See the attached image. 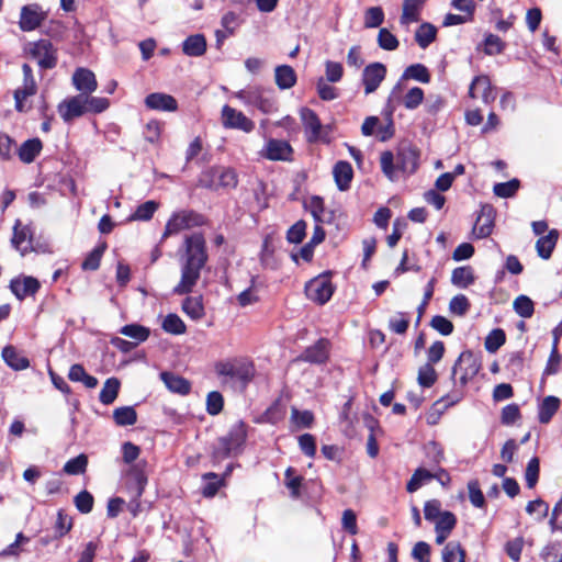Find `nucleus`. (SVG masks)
I'll return each instance as SVG.
<instances>
[{
	"instance_id": "obj_61",
	"label": "nucleus",
	"mask_w": 562,
	"mask_h": 562,
	"mask_svg": "<svg viewBox=\"0 0 562 562\" xmlns=\"http://www.w3.org/2000/svg\"><path fill=\"white\" fill-rule=\"evenodd\" d=\"M443 510H441V503L438 499L427 501L424 505V516L425 519L431 522H435L439 517H441Z\"/></svg>"
},
{
	"instance_id": "obj_39",
	"label": "nucleus",
	"mask_w": 562,
	"mask_h": 562,
	"mask_svg": "<svg viewBox=\"0 0 562 562\" xmlns=\"http://www.w3.org/2000/svg\"><path fill=\"white\" fill-rule=\"evenodd\" d=\"M430 480H432V472L424 468H418L415 470L411 480L407 482L406 490L409 493H414Z\"/></svg>"
},
{
	"instance_id": "obj_40",
	"label": "nucleus",
	"mask_w": 562,
	"mask_h": 562,
	"mask_svg": "<svg viewBox=\"0 0 562 562\" xmlns=\"http://www.w3.org/2000/svg\"><path fill=\"white\" fill-rule=\"evenodd\" d=\"M403 79H414L422 83H428L430 81V74L423 64H414L405 69Z\"/></svg>"
},
{
	"instance_id": "obj_21",
	"label": "nucleus",
	"mask_w": 562,
	"mask_h": 562,
	"mask_svg": "<svg viewBox=\"0 0 562 562\" xmlns=\"http://www.w3.org/2000/svg\"><path fill=\"white\" fill-rule=\"evenodd\" d=\"M493 213L494 210L491 205H484L481 209L473 227V233L477 238H485L492 233L494 226Z\"/></svg>"
},
{
	"instance_id": "obj_3",
	"label": "nucleus",
	"mask_w": 562,
	"mask_h": 562,
	"mask_svg": "<svg viewBox=\"0 0 562 562\" xmlns=\"http://www.w3.org/2000/svg\"><path fill=\"white\" fill-rule=\"evenodd\" d=\"M204 224V218L201 214L194 211H180L176 212L168 220L165 231L161 236V241L171 235H177L184 229H190Z\"/></svg>"
},
{
	"instance_id": "obj_64",
	"label": "nucleus",
	"mask_w": 562,
	"mask_h": 562,
	"mask_svg": "<svg viewBox=\"0 0 562 562\" xmlns=\"http://www.w3.org/2000/svg\"><path fill=\"white\" fill-rule=\"evenodd\" d=\"M526 512L530 515L536 514V519L541 521L548 516L549 506L542 499H536L527 504Z\"/></svg>"
},
{
	"instance_id": "obj_19",
	"label": "nucleus",
	"mask_w": 562,
	"mask_h": 562,
	"mask_svg": "<svg viewBox=\"0 0 562 562\" xmlns=\"http://www.w3.org/2000/svg\"><path fill=\"white\" fill-rule=\"evenodd\" d=\"M10 289L18 300L34 295L40 289V282L33 277H23L11 280Z\"/></svg>"
},
{
	"instance_id": "obj_25",
	"label": "nucleus",
	"mask_w": 562,
	"mask_h": 562,
	"mask_svg": "<svg viewBox=\"0 0 562 562\" xmlns=\"http://www.w3.org/2000/svg\"><path fill=\"white\" fill-rule=\"evenodd\" d=\"M335 182L340 191L349 189L353 178V170L348 161H338L333 169Z\"/></svg>"
},
{
	"instance_id": "obj_57",
	"label": "nucleus",
	"mask_w": 562,
	"mask_h": 562,
	"mask_svg": "<svg viewBox=\"0 0 562 562\" xmlns=\"http://www.w3.org/2000/svg\"><path fill=\"white\" fill-rule=\"evenodd\" d=\"M539 459L537 457H533L532 459L529 460L525 472L526 484L529 488L535 487V485L537 484L539 479Z\"/></svg>"
},
{
	"instance_id": "obj_48",
	"label": "nucleus",
	"mask_w": 562,
	"mask_h": 562,
	"mask_svg": "<svg viewBox=\"0 0 562 562\" xmlns=\"http://www.w3.org/2000/svg\"><path fill=\"white\" fill-rule=\"evenodd\" d=\"M120 333L135 339L136 344L145 341L149 336V329L138 324L125 325L121 328Z\"/></svg>"
},
{
	"instance_id": "obj_8",
	"label": "nucleus",
	"mask_w": 562,
	"mask_h": 562,
	"mask_svg": "<svg viewBox=\"0 0 562 562\" xmlns=\"http://www.w3.org/2000/svg\"><path fill=\"white\" fill-rule=\"evenodd\" d=\"M221 123L224 128L239 130L245 133H250L255 128L252 120L247 117L241 111H238L227 104L222 108Z\"/></svg>"
},
{
	"instance_id": "obj_35",
	"label": "nucleus",
	"mask_w": 562,
	"mask_h": 562,
	"mask_svg": "<svg viewBox=\"0 0 562 562\" xmlns=\"http://www.w3.org/2000/svg\"><path fill=\"white\" fill-rule=\"evenodd\" d=\"M437 36V29L430 23H423L416 31L415 40L419 47L427 48Z\"/></svg>"
},
{
	"instance_id": "obj_20",
	"label": "nucleus",
	"mask_w": 562,
	"mask_h": 562,
	"mask_svg": "<svg viewBox=\"0 0 562 562\" xmlns=\"http://www.w3.org/2000/svg\"><path fill=\"white\" fill-rule=\"evenodd\" d=\"M301 120L304 125L307 140L316 142L321 136L322 123L316 113L307 108L301 110Z\"/></svg>"
},
{
	"instance_id": "obj_49",
	"label": "nucleus",
	"mask_w": 562,
	"mask_h": 562,
	"mask_svg": "<svg viewBox=\"0 0 562 562\" xmlns=\"http://www.w3.org/2000/svg\"><path fill=\"white\" fill-rule=\"evenodd\" d=\"M519 186L520 182L518 179H512L507 182L496 183L493 188V192L499 198H512L516 194Z\"/></svg>"
},
{
	"instance_id": "obj_42",
	"label": "nucleus",
	"mask_w": 562,
	"mask_h": 562,
	"mask_svg": "<svg viewBox=\"0 0 562 562\" xmlns=\"http://www.w3.org/2000/svg\"><path fill=\"white\" fill-rule=\"evenodd\" d=\"M159 204L156 201H146L137 206L135 212L131 215V221H149L154 213L158 210Z\"/></svg>"
},
{
	"instance_id": "obj_10",
	"label": "nucleus",
	"mask_w": 562,
	"mask_h": 562,
	"mask_svg": "<svg viewBox=\"0 0 562 562\" xmlns=\"http://www.w3.org/2000/svg\"><path fill=\"white\" fill-rule=\"evenodd\" d=\"M386 67L382 63L369 64L362 71V83L364 87V94L373 93L385 79Z\"/></svg>"
},
{
	"instance_id": "obj_5",
	"label": "nucleus",
	"mask_w": 562,
	"mask_h": 562,
	"mask_svg": "<svg viewBox=\"0 0 562 562\" xmlns=\"http://www.w3.org/2000/svg\"><path fill=\"white\" fill-rule=\"evenodd\" d=\"M25 50L43 69H52L57 64L56 50L48 40L29 43Z\"/></svg>"
},
{
	"instance_id": "obj_52",
	"label": "nucleus",
	"mask_w": 562,
	"mask_h": 562,
	"mask_svg": "<svg viewBox=\"0 0 562 562\" xmlns=\"http://www.w3.org/2000/svg\"><path fill=\"white\" fill-rule=\"evenodd\" d=\"M88 465V458L85 454H79L70 459L64 465V471L69 475L82 474Z\"/></svg>"
},
{
	"instance_id": "obj_27",
	"label": "nucleus",
	"mask_w": 562,
	"mask_h": 562,
	"mask_svg": "<svg viewBox=\"0 0 562 562\" xmlns=\"http://www.w3.org/2000/svg\"><path fill=\"white\" fill-rule=\"evenodd\" d=\"M160 379L162 380L167 389L173 393H178L180 395H187L190 393V382L180 375H177L171 372H162L160 374Z\"/></svg>"
},
{
	"instance_id": "obj_22",
	"label": "nucleus",
	"mask_w": 562,
	"mask_h": 562,
	"mask_svg": "<svg viewBox=\"0 0 562 562\" xmlns=\"http://www.w3.org/2000/svg\"><path fill=\"white\" fill-rule=\"evenodd\" d=\"M457 525L453 513L445 510L442 516L435 521L436 543L442 544Z\"/></svg>"
},
{
	"instance_id": "obj_38",
	"label": "nucleus",
	"mask_w": 562,
	"mask_h": 562,
	"mask_svg": "<svg viewBox=\"0 0 562 562\" xmlns=\"http://www.w3.org/2000/svg\"><path fill=\"white\" fill-rule=\"evenodd\" d=\"M120 385L116 378L108 379L100 392V402L104 405L112 404L117 397Z\"/></svg>"
},
{
	"instance_id": "obj_33",
	"label": "nucleus",
	"mask_w": 562,
	"mask_h": 562,
	"mask_svg": "<svg viewBox=\"0 0 562 562\" xmlns=\"http://www.w3.org/2000/svg\"><path fill=\"white\" fill-rule=\"evenodd\" d=\"M262 89L259 87H252L248 89H243L235 92V98L243 101L245 104L256 105L260 110L265 111L263 100L261 97Z\"/></svg>"
},
{
	"instance_id": "obj_2",
	"label": "nucleus",
	"mask_w": 562,
	"mask_h": 562,
	"mask_svg": "<svg viewBox=\"0 0 562 562\" xmlns=\"http://www.w3.org/2000/svg\"><path fill=\"white\" fill-rule=\"evenodd\" d=\"M214 370L222 384L232 387L238 384L245 389L255 376L254 364L238 359L218 361L215 363Z\"/></svg>"
},
{
	"instance_id": "obj_60",
	"label": "nucleus",
	"mask_w": 562,
	"mask_h": 562,
	"mask_svg": "<svg viewBox=\"0 0 562 562\" xmlns=\"http://www.w3.org/2000/svg\"><path fill=\"white\" fill-rule=\"evenodd\" d=\"M224 398L220 392L213 391L206 397V412L210 415H217L223 409Z\"/></svg>"
},
{
	"instance_id": "obj_59",
	"label": "nucleus",
	"mask_w": 562,
	"mask_h": 562,
	"mask_svg": "<svg viewBox=\"0 0 562 562\" xmlns=\"http://www.w3.org/2000/svg\"><path fill=\"white\" fill-rule=\"evenodd\" d=\"M291 419L297 427L310 428L314 422V415L310 411L292 408Z\"/></svg>"
},
{
	"instance_id": "obj_11",
	"label": "nucleus",
	"mask_w": 562,
	"mask_h": 562,
	"mask_svg": "<svg viewBox=\"0 0 562 562\" xmlns=\"http://www.w3.org/2000/svg\"><path fill=\"white\" fill-rule=\"evenodd\" d=\"M46 19V13L36 4H27L22 7L19 26L24 32H31L41 26Z\"/></svg>"
},
{
	"instance_id": "obj_45",
	"label": "nucleus",
	"mask_w": 562,
	"mask_h": 562,
	"mask_svg": "<svg viewBox=\"0 0 562 562\" xmlns=\"http://www.w3.org/2000/svg\"><path fill=\"white\" fill-rule=\"evenodd\" d=\"M384 21V12L381 7L368 8L363 16V25L366 29L379 27Z\"/></svg>"
},
{
	"instance_id": "obj_34",
	"label": "nucleus",
	"mask_w": 562,
	"mask_h": 562,
	"mask_svg": "<svg viewBox=\"0 0 562 562\" xmlns=\"http://www.w3.org/2000/svg\"><path fill=\"white\" fill-rule=\"evenodd\" d=\"M182 311L192 319L198 321L204 316V306L201 296H189L182 303Z\"/></svg>"
},
{
	"instance_id": "obj_16",
	"label": "nucleus",
	"mask_w": 562,
	"mask_h": 562,
	"mask_svg": "<svg viewBox=\"0 0 562 562\" xmlns=\"http://www.w3.org/2000/svg\"><path fill=\"white\" fill-rule=\"evenodd\" d=\"M58 113L65 122H71L74 119L86 114L82 94L74 95L59 103Z\"/></svg>"
},
{
	"instance_id": "obj_29",
	"label": "nucleus",
	"mask_w": 562,
	"mask_h": 562,
	"mask_svg": "<svg viewBox=\"0 0 562 562\" xmlns=\"http://www.w3.org/2000/svg\"><path fill=\"white\" fill-rule=\"evenodd\" d=\"M42 148L43 145L38 138L27 139L18 150L19 158L24 164H31L40 155Z\"/></svg>"
},
{
	"instance_id": "obj_37",
	"label": "nucleus",
	"mask_w": 562,
	"mask_h": 562,
	"mask_svg": "<svg viewBox=\"0 0 562 562\" xmlns=\"http://www.w3.org/2000/svg\"><path fill=\"white\" fill-rule=\"evenodd\" d=\"M113 419L119 426H132L137 422V413L132 406H123L113 411Z\"/></svg>"
},
{
	"instance_id": "obj_47",
	"label": "nucleus",
	"mask_w": 562,
	"mask_h": 562,
	"mask_svg": "<svg viewBox=\"0 0 562 562\" xmlns=\"http://www.w3.org/2000/svg\"><path fill=\"white\" fill-rule=\"evenodd\" d=\"M162 329L172 335H181L187 327L177 314H168L162 322Z\"/></svg>"
},
{
	"instance_id": "obj_55",
	"label": "nucleus",
	"mask_w": 562,
	"mask_h": 562,
	"mask_svg": "<svg viewBox=\"0 0 562 562\" xmlns=\"http://www.w3.org/2000/svg\"><path fill=\"white\" fill-rule=\"evenodd\" d=\"M424 101V91L419 87H414L404 95L403 104L407 110L417 109Z\"/></svg>"
},
{
	"instance_id": "obj_50",
	"label": "nucleus",
	"mask_w": 562,
	"mask_h": 562,
	"mask_svg": "<svg viewBox=\"0 0 562 562\" xmlns=\"http://www.w3.org/2000/svg\"><path fill=\"white\" fill-rule=\"evenodd\" d=\"M394 155L391 151H383L380 157L381 169L383 173L392 181L397 178L396 170L398 169L396 164H394Z\"/></svg>"
},
{
	"instance_id": "obj_54",
	"label": "nucleus",
	"mask_w": 562,
	"mask_h": 562,
	"mask_svg": "<svg viewBox=\"0 0 562 562\" xmlns=\"http://www.w3.org/2000/svg\"><path fill=\"white\" fill-rule=\"evenodd\" d=\"M106 248L105 244H102L98 247H95L93 250L90 251V254L87 256V258L83 260L81 267L83 270H97L100 266V261L102 258V255Z\"/></svg>"
},
{
	"instance_id": "obj_12",
	"label": "nucleus",
	"mask_w": 562,
	"mask_h": 562,
	"mask_svg": "<svg viewBox=\"0 0 562 562\" xmlns=\"http://www.w3.org/2000/svg\"><path fill=\"white\" fill-rule=\"evenodd\" d=\"M261 155L272 161H291L293 148L286 140L271 138L267 142Z\"/></svg>"
},
{
	"instance_id": "obj_32",
	"label": "nucleus",
	"mask_w": 562,
	"mask_h": 562,
	"mask_svg": "<svg viewBox=\"0 0 562 562\" xmlns=\"http://www.w3.org/2000/svg\"><path fill=\"white\" fill-rule=\"evenodd\" d=\"M560 400L555 396H547L539 405L538 418L541 424H548L553 415L558 412Z\"/></svg>"
},
{
	"instance_id": "obj_18",
	"label": "nucleus",
	"mask_w": 562,
	"mask_h": 562,
	"mask_svg": "<svg viewBox=\"0 0 562 562\" xmlns=\"http://www.w3.org/2000/svg\"><path fill=\"white\" fill-rule=\"evenodd\" d=\"M32 228L29 225H23L20 220H16L13 226V237L11 239L13 247L23 255L32 249Z\"/></svg>"
},
{
	"instance_id": "obj_46",
	"label": "nucleus",
	"mask_w": 562,
	"mask_h": 562,
	"mask_svg": "<svg viewBox=\"0 0 562 562\" xmlns=\"http://www.w3.org/2000/svg\"><path fill=\"white\" fill-rule=\"evenodd\" d=\"M87 113H101L105 111L110 102L105 98L92 97L91 94H82Z\"/></svg>"
},
{
	"instance_id": "obj_4",
	"label": "nucleus",
	"mask_w": 562,
	"mask_h": 562,
	"mask_svg": "<svg viewBox=\"0 0 562 562\" xmlns=\"http://www.w3.org/2000/svg\"><path fill=\"white\" fill-rule=\"evenodd\" d=\"M481 369V361L472 351L465 350L461 352L452 368V378L459 375L461 386H464L472 380Z\"/></svg>"
},
{
	"instance_id": "obj_28",
	"label": "nucleus",
	"mask_w": 562,
	"mask_h": 562,
	"mask_svg": "<svg viewBox=\"0 0 562 562\" xmlns=\"http://www.w3.org/2000/svg\"><path fill=\"white\" fill-rule=\"evenodd\" d=\"M559 239V232L551 229L544 236H541L536 243V250L540 258L548 260L557 246Z\"/></svg>"
},
{
	"instance_id": "obj_62",
	"label": "nucleus",
	"mask_w": 562,
	"mask_h": 562,
	"mask_svg": "<svg viewBox=\"0 0 562 562\" xmlns=\"http://www.w3.org/2000/svg\"><path fill=\"white\" fill-rule=\"evenodd\" d=\"M203 479L207 481L202 491L203 495L205 497H213L221 487L222 480L217 474L212 472L204 474Z\"/></svg>"
},
{
	"instance_id": "obj_9",
	"label": "nucleus",
	"mask_w": 562,
	"mask_h": 562,
	"mask_svg": "<svg viewBox=\"0 0 562 562\" xmlns=\"http://www.w3.org/2000/svg\"><path fill=\"white\" fill-rule=\"evenodd\" d=\"M200 184L204 188H235L237 186V176L229 168L216 169L210 173H204L200 179Z\"/></svg>"
},
{
	"instance_id": "obj_23",
	"label": "nucleus",
	"mask_w": 562,
	"mask_h": 562,
	"mask_svg": "<svg viewBox=\"0 0 562 562\" xmlns=\"http://www.w3.org/2000/svg\"><path fill=\"white\" fill-rule=\"evenodd\" d=\"M396 166L404 173H413L418 167V154L412 147H402L396 155Z\"/></svg>"
},
{
	"instance_id": "obj_26",
	"label": "nucleus",
	"mask_w": 562,
	"mask_h": 562,
	"mask_svg": "<svg viewBox=\"0 0 562 562\" xmlns=\"http://www.w3.org/2000/svg\"><path fill=\"white\" fill-rule=\"evenodd\" d=\"M426 0H404L403 1V11L400 18V23L402 25H409L411 23H415L419 21L420 11Z\"/></svg>"
},
{
	"instance_id": "obj_31",
	"label": "nucleus",
	"mask_w": 562,
	"mask_h": 562,
	"mask_svg": "<svg viewBox=\"0 0 562 562\" xmlns=\"http://www.w3.org/2000/svg\"><path fill=\"white\" fill-rule=\"evenodd\" d=\"M2 358L5 363L14 370H23L30 366L29 360L12 346L3 348Z\"/></svg>"
},
{
	"instance_id": "obj_24",
	"label": "nucleus",
	"mask_w": 562,
	"mask_h": 562,
	"mask_svg": "<svg viewBox=\"0 0 562 562\" xmlns=\"http://www.w3.org/2000/svg\"><path fill=\"white\" fill-rule=\"evenodd\" d=\"M206 38L203 34L188 36L182 43V52L190 57H200L206 52Z\"/></svg>"
},
{
	"instance_id": "obj_13",
	"label": "nucleus",
	"mask_w": 562,
	"mask_h": 562,
	"mask_svg": "<svg viewBox=\"0 0 562 562\" xmlns=\"http://www.w3.org/2000/svg\"><path fill=\"white\" fill-rule=\"evenodd\" d=\"M328 356L329 341L325 338H321L314 345L307 347L294 361L322 364L327 361Z\"/></svg>"
},
{
	"instance_id": "obj_14",
	"label": "nucleus",
	"mask_w": 562,
	"mask_h": 562,
	"mask_svg": "<svg viewBox=\"0 0 562 562\" xmlns=\"http://www.w3.org/2000/svg\"><path fill=\"white\" fill-rule=\"evenodd\" d=\"M477 92H481V98L485 104H490L496 99L495 88L492 86L490 78L485 75L476 76L470 85V98L476 99L479 97Z\"/></svg>"
},
{
	"instance_id": "obj_15",
	"label": "nucleus",
	"mask_w": 562,
	"mask_h": 562,
	"mask_svg": "<svg viewBox=\"0 0 562 562\" xmlns=\"http://www.w3.org/2000/svg\"><path fill=\"white\" fill-rule=\"evenodd\" d=\"M74 87L79 94H92L98 88L95 75L88 68H77L71 78Z\"/></svg>"
},
{
	"instance_id": "obj_41",
	"label": "nucleus",
	"mask_w": 562,
	"mask_h": 562,
	"mask_svg": "<svg viewBox=\"0 0 562 562\" xmlns=\"http://www.w3.org/2000/svg\"><path fill=\"white\" fill-rule=\"evenodd\" d=\"M474 277L470 267H459L452 271L451 282L458 288H467L473 283Z\"/></svg>"
},
{
	"instance_id": "obj_63",
	"label": "nucleus",
	"mask_w": 562,
	"mask_h": 562,
	"mask_svg": "<svg viewBox=\"0 0 562 562\" xmlns=\"http://www.w3.org/2000/svg\"><path fill=\"white\" fill-rule=\"evenodd\" d=\"M470 308V302L463 294L453 296L449 303V310L452 314L463 316Z\"/></svg>"
},
{
	"instance_id": "obj_17",
	"label": "nucleus",
	"mask_w": 562,
	"mask_h": 562,
	"mask_svg": "<svg viewBox=\"0 0 562 562\" xmlns=\"http://www.w3.org/2000/svg\"><path fill=\"white\" fill-rule=\"evenodd\" d=\"M144 103L146 108L155 111L176 112L178 110L177 100L172 95L164 92L149 93L145 98Z\"/></svg>"
},
{
	"instance_id": "obj_6",
	"label": "nucleus",
	"mask_w": 562,
	"mask_h": 562,
	"mask_svg": "<svg viewBox=\"0 0 562 562\" xmlns=\"http://www.w3.org/2000/svg\"><path fill=\"white\" fill-rule=\"evenodd\" d=\"M246 425L243 422L235 423L227 436L220 438L218 453L222 457H228L233 452H237L246 440Z\"/></svg>"
},
{
	"instance_id": "obj_36",
	"label": "nucleus",
	"mask_w": 562,
	"mask_h": 562,
	"mask_svg": "<svg viewBox=\"0 0 562 562\" xmlns=\"http://www.w3.org/2000/svg\"><path fill=\"white\" fill-rule=\"evenodd\" d=\"M465 551L457 541L448 542L442 549L443 562H464Z\"/></svg>"
},
{
	"instance_id": "obj_58",
	"label": "nucleus",
	"mask_w": 562,
	"mask_h": 562,
	"mask_svg": "<svg viewBox=\"0 0 562 562\" xmlns=\"http://www.w3.org/2000/svg\"><path fill=\"white\" fill-rule=\"evenodd\" d=\"M37 92V89L31 88L29 86L22 85V87L18 88L14 91V101H15V109L19 112H23L25 110V100L29 97L34 95Z\"/></svg>"
},
{
	"instance_id": "obj_43",
	"label": "nucleus",
	"mask_w": 562,
	"mask_h": 562,
	"mask_svg": "<svg viewBox=\"0 0 562 562\" xmlns=\"http://www.w3.org/2000/svg\"><path fill=\"white\" fill-rule=\"evenodd\" d=\"M147 479L142 472L135 473V487L133 490V499L130 503V508L133 515L135 516L138 512V508L140 506L138 499L140 498L145 485H146Z\"/></svg>"
},
{
	"instance_id": "obj_1",
	"label": "nucleus",
	"mask_w": 562,
	"mask_h": 562,
	"mask_svg": "<svg viewBox=\"0 0 562 562\" xmlns=\"http://www.w3.org/2000/svg\"><path fill=\"white\" fill-rule=\"evenodd\" d=\"M183 247L186 254L184 261L181 265V279L173 288V293L178 295L188 294L192 291L209 258L205 239L201 233L186 236Z\"/></svg>"
},
{
	"instance_id": "obj_51",
	"label": "nucleus",
	"mask_w": 562,
	"mask_h": 562,
	"mask_svg": "<svg viewBox=\"0 0 562 562\" xmlns=\"http://www.w3.org/2000/svg\"><path fill=\"white\" fill-rule=\"evenodd\" d=\"M505 340L506 336L503 329H493L485 338V349L488 352H495L505 344Z\"/></svg>"
},
{
	"instance_id": "obj_56",
	"label": "nucleus",
	"mask_w": 562,
	"mask_h": 562,
	"mask_svg": "<svg viewBox=\"0 0 562 562\" xmlns=\"http://www.w3.org/2000/svg\"><path fill=\"white\" fill-rule=\"evenodd\" d=\"M437 380V373L432 364L426 363L418 370V383L423 387H430Z\"/></svg>"
},
{
	"instance_id": "obj_53",
	"label": "nucleus",
	"mask_w": 562,
	"mask_h": 562,
	"mask_svg": "<svg viewBox=\"0 0 562 562\" xmlns=\"http://www.w3.org/2000/svg\"><path fill=\"white\" fill-rule=\"evenodd\" d=\"M376 41L379 47L384 50H395L400 45L396 36L385 27L380 29Z\"/></svg>"
},
{
	"instance_id": "obj_7",
	"label": "nucleus",
	"mask_w": 562,
	"mask_h": 562,
	"mask_svg": "<svg viewBox=\"0 0 562 562\" xmlns=\"http://www.w3.org/2000/svg\"><path fill=\"white\" fill-rule=\"evenodd\" d=\"M334 290L335 288L328 276H318L305 285L306 296L319 305H323L330 300Z\"/></svg>"
},
{
	"instance_id": "obj_30",
	"label": "nucleus",
	"mask_w": 562,
	"mask_h": 562,
	"mask_svg": "<svg viewBox=\"0 0 562 562\" xmlns=\"http://www.w3.org/2000/svg\"><path fill=\"white\" fill-rule=\"evenodd\" d=\"M277 86L281 90L290 89L296 83V74L289 65L278 66L274 70Z\"/></svg>"
},
{
	"instance_id": "obj_44",
	"label": "nucleus",
	"mask_w": 562,
	"mask_h": 562,
	"mask_svg": "<svg viewBox=\"0 0 562 562\" xmlns=\"http://www.w3.org/2000/svg\"><path fill=\"white\" fill-rule=\"evenodd\" d=\"M514 311L524 318H530L535 312V305L527 295H519L513 303Z\"/></svg>"
}]
</instances>
